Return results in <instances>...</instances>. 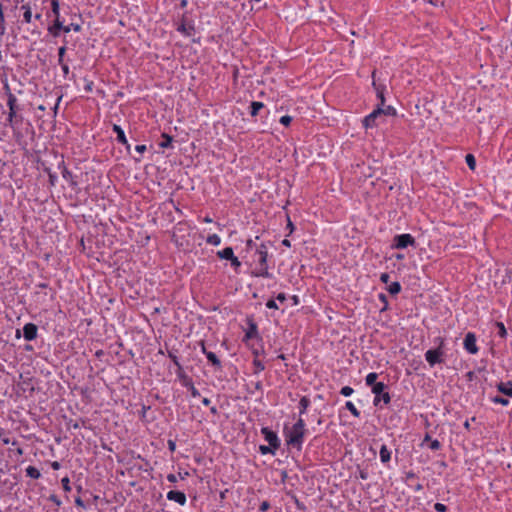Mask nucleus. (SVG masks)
Instances as JSON below:
<instances>
[{
	"label": "nucleus",
	"mask_w": 512,
	"mask_h": 512,
	"mask_svg": "<svg viewBox=\"0 0 512 512\" xmlns=\"http://www.w3.org/2000/svg\"><path fill=\"white\" fill-rule=\"evenodd\" d=\"M306 431V423L302 417H299L291 427L285 426L283 434L287 445L300 451L304 443Z\"/></svg>",
	"instance_id": "obj_1"
},
{
	"label": "nucleus",
	"mask_w": 512,
	"mask_h": 512,
	"mask_svg": "<svg viewBox=\"0 0 512 512\" xmlns=\"http://www.w3.org/2000/svg\"><path fill=\"white\" fill-rule=\"evenodd\" d=\"M268 248L265 243H261L256 247L254 253V269L252 274L256 277L272 278L273 275L269 272L268 265Z\"/></svg>",
	"instance_id": "obj_2"
},
{
	"label": "nucleus",
	"mask_w": 512,
	"mask_h": 512,
	"mask_svg": "<svg viewBox=\"0 0 512 512\" xmlns=\"http://www.w3.org/2000/svg\"><path fill=\"white\" fill-rule=\"evenodd\" d=\"M435 342L438 343V347L436 349H429L425 352V360L427 363L433 367L437 364H441L443 362L444 351L443 346L445 341L442 337H437Z\"/></svg>",
	"instance_id": "obj_3"
},
{
	"label": "nucleus",
	"mask_w": 512,
	"mask_h": 512,
	"mask_svg": "<svg viewBox=\"0 0 512 512\" xmlns=\"http://www.w3.org/2000/svg\"><path fill=\"white\" fill-rule=\"evenodd\" d=\"M374 394L373 405L378 407L381 403L388 405L391 401L390 393L387 391V385L383 382H378L372 389Z\"/></svg>",
	"instance_id": "obj_4"
},
{
	"label": "nucleus",
	"mask_w": 512,
	"mask_h": 512,
	"mask_svg": "<svg viewBox=\"0 0 512 512\" xmlns=\"http://www.w3.org/2000/svg\"><path fill=\"white\" fill-rule=\"evenodd\" d=\"M51 13L55 17L54 23L48 28V31L54 37L59 36V32L64 28V21L60 17V4L59 0H51Z\"/></svg>",
	"instance_id": "obj_5"
},
{
	"label": "nucleus",
	"mask_w": 512,
	"mask_h": 512,
	"mask_svg": "<svg viewBox=\"0 0 512 512\" xmlns=\"http://www.w3.org/2000/svg\"><path fill=\"white\" fill-rule=\"evenodd\" d=\"M409 246H415V238L411 234L404 233L394 237L392 248L405 249Z\"/></svg>",
	"instance_id": "obj_6"
},
{
	"label": "nucleus",
	"mask_w": 512,
	"mask_h": 512,
	"mask_svg": "<svg viewBox=\"0 0 512 512\" xmlns=\"http://www.w3.org/2000/svg\"><path fill=\"white\" fill-rule=\"evenodd\" d=\"M381 110L375 108L371 113L365 116L362 120V124L365 129H371L377 127L379 124V120L382 118Z\"/></svg>",
	"instance_id": "obj_7"
},
{
	"label": "nucleus",
	"mask_w": 512,
	"mask_h": 512,
	"mask_svg": "<svg viewBox=\"0 0 512 512\" xmlns=\"http://www.w3.org/2000/svg\"><path fill=\"white\" fill-rule=\"evenodd\" d=\"M176 30L184 37H191L195 34V25L192 21L188 22L185 18H182L177 24Z\"/></svg>",
	"instance_id": "obj_8"
},
{
	"label": "nucleus",
	"mask_w": 512,
	"mask_h": 512,
	"mask_svg": "<svg viewBox=\"0 0 512 512\" xmlns=\"http://www.w3.org/2000/svg\"><path fill=\"white\" fill-rule=\"evenodd\" d=\"M261 434L265 441H267L269 445L273 446V448L280 447L281 442L277 433L271 430L269 427H262Z\"/></svg>",
	"instance_id": "obj_9"
},
{
	"label": "nucleus",
	"mask_w": 512,
	"mask_h": 512,
	"mask_svg": "<svg viewBox=\"0 0 512 512\" xmlns=\"http://www.w3.org/2000/svg\"><path fill=\"white\" fill-rule=\"evenodd\" d=\"M464 349L472 355H475L478 353L479 348L476 344V336L472 332H468L464 338L463 342Z\"/></svg>",
	"instance_id": "obj_10"
},
{
	"label": "nucleus",
	"mask_w": 512,
	"mask_h": 512,
	"mask_svg": "<svg viewBox=\"0 0 512 512\" xmlns=\"http://www.w3.org/2000/svg\"><path fill=\"white\" fill-rule=\"evenodd\" d=\"M16 102V97L13 94H10L7 101V106L9 107L7 122L11 127L14 126V122L16 119Z\"/></svg>",
	"instance_id": "obj_11"
},
{
	"label": "nucleus",
	"mask_w": 512,
	"mask_h": 512,
	"mask_svg": "<svg viewBox=\"0 0 512 512\" xmlns=\"http://www.w3.org/2000/svg\"><path fill=\"white\" fill-rule=\"evenodd\" d=\"M38 328L33 323H26L23 327V337L26 341H33L37 337Z\"/></svg>",
	"instance_id": "obj_12"
},
{
	"label": "nucleus",
	"mask_w": 512,
	"mask_h": 512,
	"mask_svg": "<svg viewBox=\"0 0 512 512\" xmlns=\"http://www.w3.org/2000/svg\"><path fill=\"white\" fill-rule=\"evenodd\" d=\"M167 499L174 501L181 506H184L187 502L186 495L181 491L171 490L166 495Z\"/></svg>",
	"instance_id": "obj_13"
},
{
	"label": "nucleus",
	"mask_w": 512,
	"mask_h": 512,
	"mask_svg": "<svg viewBox=\"0 0 512 512\" xmlns=\"http://www.w3.org/2000/svg\"><path fill=\"white\" fill-rule=\"evenodd\" d=\"M113 132L116 134V139L119 143L122 145H125L127 150H130V144L126 138L124 130L121 128V126L114 124L113 125Z\"/></svg>",
	"instance_id": "obj_14"
},
{
	"label": "nucleus",
	"mask_w": 512,
	"mask_h": 512,
	"mask_svg": "<svg viewBox=\"0 0 512 512\" xmlns=\"http://www.w3.org/2000/svg\"><path fill=\"white\" fill-rule=\"evenodd\" d=\"M258 337V328L257 325L254 322H250L248 329L245 332L243 341L246 342L250 339L257 338Z\"/></svg>",
	"instance_id": "obj_15"
},
{
	"label": "nucleus",
	"mask_w": 512,
	"mask_h": 512,
	"mask_svg": "<svg viewBox=\"0 0 512 512\" xmlns=\"http://www.w3.org/2000/svg\"><path fill=\"white\" fill-rule=\"evenodd\" d=\"M497 389L499 392L504 394L507 397H512V382H500L497 385Z\"/></svg>",
	"instance_id": "obj_16"
},
{
	"label": "nucleus",
	"mask_w": 512,
	"mask_h": 512,
	"mask_svg": "<svg viewBox=\"0 0 512 512\" xmlns=\"http://www.w3.org/2000/svg\"><path fill=\"white\" fill-rule=\"evenodd\" d=\"M310 405H311V401L307 396L301 397L299 404H298L299 417H302V415L306 414Z\"/></svg>",
	"instance_id": "obj_17"
},
{
	"label": "nucleus",
	"mask_w": 512,
	"mask_h": 512,
	"mask_svg": "<svg viewBox=\"0 0 512 512\" xmlns=\"http://www.w3.org/2000/svg\"><path fill=\"white\" fill-rule=\"evenodd\" d=\"M380 460L383 464H387L391 460V451L386 445H382L379 451Z\"/></svg>",
	"instance_id": "obj_18"
},
{
	"label": "nucleus",
	"mask_w": 512,
	"mask_h": 512,
	"mask_svg": "<svg viewBox=\"0 0 512 512\" xmlns=\"http://www.w3.org/2000/svg\"><path fill=\"white\" fill-rule=\"evenodd\" d=\"M217 256L220 259H225V260L230 261L235 255H234V251H233L232 247H226L222 250H219L217 252Z\"/></svg>",
	"instance_id": "obj_19"
},
{
	"label": "nucleus",
	"mask_w": 512,
	"mask_h": 512,
	"mask_svg": "<svg viewBox=\"0 0 512 512\" xmlns=\"http://www.w3.org/2000/svg\"><path fill=\"white\" fill-rule=\"evenodd\" d=\"M205 356L216 369H221V361L214 352L209 351Z\"/></svg>",
	"instance_id": "obj_20"
},
{
	"label": "nucleus",
	"mask_w": 512,
	"mask_h": 512,
	"mask_svg": "<svg viewBox=\"0 0 512 512\" xmlns=\"http://www.w3.org/2000/svg\"><path fill=\"white\" fill-rule=\"evenodd\" d=\"M377 108L382 111L381 112L382 117L383 116H395L397 113L396 109L391 105H388L385 107H384V105H378Z\"/></svg>",
	"instance_id": "obj_21"
},
{
	"label": "nucleus",
	"mask_w": 512,
	"mask_h": 512,
	"mask_svg": "<svg viewBox=\"0 0 512 512\" xmlns=\"http://www.w3.org/2000/svg\"><path fill=\"white\" fill-rule=\"evenodd\" d=\"M21 9L24 11L23 13V21L26 24H30L32 22V12L30 5H22Z\"/></svg>",
	"instance_id": "obj_22"
},
{
	"label": "nucleus",
	"mask_w": 512,
	"mask_h": 512,
	"mask_svg": "<svg viewBox=\"0 0 512 512\" xmlns=\"http://www.w3.org/2000/svg\"><path fill=\"white\" fill-rule=\"evenodd\" d=\"M25 472L26 475L32 479H39L41 477L40 471L34 466H28Z\"/></svg>",
	"instance_id": "obj_23"
},
{
	"label": "nucleus",
	"mask_w": 512,
	"mask_h": 512,
	"mask_svg": "<svg viewBox=\"0 0 512 512\" xmlns=\"http://www.w3.org/2000/svg\"><path fill=\"white\" fill-rule=\"evenodd\" d=\"M263 107H264V103H262V102H259V101L251 102L250 115L253 117L256 116Z\"/></svg>",
	"instance_id": "obj_24"
},
{
	"label": "nucleus",
	"mask_w": 512,
	"mask_h": 512,
	"mask_svg": "<svg viewBox=\"0 0 512 512\" xmlns=\"http://www.w3.org/2000/svg\"><path fill=\"white\" fill-rule=\"evenodd\" d=\"M378 378V374L376 372H370L366 375L365 377V383L367 386H371V388L377 384L378 382H376Z\"/></svg>",
	"instance_id": "obj_25"
},
{
	"label": "nucleus",
	"mask_w": 512,
	"mask_h": 512,
	"mask_svg": "<svg viewBox=\"0 0 512 512\" xmlns=\"http://www.w3.org/2000/svg\"><path fill=\"white\" fill-rule=\"evenodd\" d=\"M206 242L212 246H219L221 244V237L218 234H211L207 236Z\"/></svg>",
	"instance_id": "obj_26"
},
{
	"label": "nucleus",
	"mask_w": 512,
	"mask_h": 512,
	"mask_svg": "<svg viewBox=\"0 0 512 512\" xmlns=\"http://www.w3.org/2000/svg\"><path fill=\"white\" fill-rule=\"evenodd\" d=\"M278 448H273V446L271 445H260L259 446V451L262 455H267V454H271V455H274L276 453Z\"/></svg>",
	"instance_id": "obj_27"
},
{
	"label": "nucleus",
	"mask_w": 512,
	"mask_h": 512,
	"mask_svg": "<svg viewBox=\"0 0 512 512\" xmlns=\"http://www.w3.org/2000/svg\"><path fill=\"white\" fill-rule=\"evenodd\" d=\"M6 33V23L3 13V6L0 3V36H3Z\"/></svg>",
	"instance_id": "obj_28"
},
{
	"label": "nucleus",
	"mask_w": 512,
	"mask_h": 512,
	"mask_svg": "<svg viewBox=\"0 0 512 512\" xmlns=\"http://www.w3.org/2000/svg\"><path fill=\"white\" fill-rule=\"evenodd\" d=\"M388 292L392 295H396L398 294L400 291H401V285L399 282L395 281V282H392L388 288H387Z\"/></svg>",
	"instance_id": "obj_29"
},
{
	"label": "nucleus",
	"mask_w": 512,
	"mask_h": 512,
	"mask_svg": "<svg viewBox=\"0 0 512 512\" xmlns=\"http://www.w3.org/2000/svg\"><path fill=\"white\" fill-rule=\"evenodd\" d=\"M491 402L494 404H500L502 406H508L510 401L507 398L501 396H494L490 398Z\"/></svg>",
	"instance_id": "obj_30"
},
{
	"label": "nucleus",
	"mask_w": 512,
	"mask_h": 512,
	"mask_svg": "<svg viewBox=\"0 0 512 512\" xmlns=\"http://www.w3.org/2000/svg\"><path fill=\"white\" fill-rule=\"evenodd\" d=\"M345 407L347 410H349L351 412V414L355 417H359L360 416V411L356 408V406L354 405V403L352 401H347L345 403Z\"/></svg>",
	"instance_id": "obj_31"
},
{
	"label": "nucleus",
	"mask_w": 512,
	"mask_h": 512,
	"mask_svg": "<svg viewBox=\"0 0 512 512\" xmlns=\"http://www.w3.org/2000/svg\"><path fill=\"white\" fill-rule=\"evenodd\" d=\"M61 30H63L65 33H69L70 31L80 32L81 26L76 23H71L67 26L64 25V28H62Z\"/></svg>",
	"instance_id": "obj_32"
},
{
	"label": "nucleus",
	"mask_w": 512,
	"mask_h": 512,
	"mask_svg": "<svg viewBox=\"0 0 512 512\" xmlns=\"http://www.w3.org/2000/svg\"><path fill=\"white\" fill-rule=\"evenodd\" d=\"M163 141L159 144L161 148H168L172 144V137L168 134H163Z\"/></svg>",
	"instance_id": "obj_33"
},
{
	"label": "nucleus",
	"mask_w": 512,
	"mask_h": 512,
	"mask_svg": "<svg viewBox=\"0 0 512 512\" xmlns=\"http://www.w3.org/2000/svg\"><path fill=\"white\" fill-rule=\"evenodd\" d=\"M465 161H466L468 167L471 170L475 169V167H476V160H475V157L472 154H467L466 157H465Z\"/></svg>",
	"instance_id": "obj_34"
},
{
	"label": "nucleus",
	"mask_w": 512,
	"mask_h": 512,
	"mask_svg": "<svg viewBox=\"0 0 512 512\" xmlns=\"http://www.w3.org/2000/svg\"><path fill=\"white\" fill-rule=\"evenodd\" d=\"M61 174H62V177L66 180V181H69L71 182L72 184H75L72 180H73V174L71 171H69L66 167L63 168V170L61 171Z\"/></svg>",
	"instance_id": "obj_35"
},
{
	"label": "nucleus",
	"mask_w": 512,
	"mask_h": 512,
	"mask_svg": "<svg viewBox=\"0 0 512 512\" xmlns=\"http://www.w3.org/2000/svg\"><path fill=\"white\" fill-rule=\"evenodd\" d=\"M354 393V389L350 386H344L340 390V394L344 397H349Z\"/></svg>",
	"instance_id": "obj_36"
},
{
	"label": "nucleus",
	"mask_w": 512,
	"mask_h": 512,
	"mask_svg": "<svg viewBox=\"0 0 512 512\" xmlns=\"http://www.w3.org/2000/svg\"><path fill=\"white\" fill-rule=\"evenodd\" d=\"M253 366L255 367V373H260L265 369L264 364L258 359L253 360Z\"/></svg>",
	"instance_id": "obj_37"
},
{
	"label": "nucleus",
	"mask_w": 512,
	"mask_h": 512,
	"mask_svg": "<svg viewBox=\"0 0 512 512\" xmlns=\"http://www.w3.org/2000/svg\"><path fill=\"white\" fill-rule=\"evenodd\" d=\"M61 484H62L63 490L65 492H70L71 491L70 480H69L68 477L62 478L61 479Z\"/></svg>",
	"instance_id": "obj_38"
},
{
	"label": "nucleus",
	"mask_w": 512,
	"mask_h": 512,
	"mask_svg": "<svg viewBox=\"0 0 512 512\" xmlns=\"http://www.w3.org/2000/svg\"><path fill=\"white\" fill-rule=\"evenodd\" d=\"M279 122L284 126H289L292 122V117L289 115L281 116Z\"/></svg>",
	"instance_id": "obj_39"
},
{
	"label": "nucleus",
	"mask_w": 512,
	"mask_h": 512,
	"mask_svg": "<svg viewBox=\"0 0 512 512\" xmlns=\"http://www.w3.org/2000/svg\"><path fill=\"white\" fill-rule=\"evenodd\" d=\"M66 47L62 46L58 49V63H64V55H65Z\"/></svg>",
	"instance_id": "obj_40"
},
{
	"label": "nucleus",
	"mask_w": 512,
	"mask_h": 512,
	"mask_svg": "<svg viewBox=\"0 0 512 512\" xmlns=\"http://www.w3.org/2000/svg\"><path fill=\"white\" fill-rule=\"evenodd\" d=\"M376 91H377V97L380 100V104L379 105H384L385 104V97H384L383 89L378 87V88H376Z\"/></svg>",
	"instance_id": "obj_41"
},
{
	"label": "nucleus",
	"mask_w": 512,
	"mask_h": 512,
	"mask_svg": "<svg viewBox=\"0 0 512 512\" xmlns=\"http://www.w3.org/2000/svg\"><path fill=\"white\" fill-rule=\"evenodd\" d=\"M190 393L193 398H197L200 396L199 390L194 386L193 383H190Z\"/></svg>",
	"instance_id": "obj_42"
},
{
	"label": "nucleus",
	"mask_w": 512,
	"mask_h": 512,
	"mask_svg": "<svg viewBox=\"0 0 512 512\" xmlns=\"http://www.w3.org/2000/svg\"><path fill=\"white\" fill-rule=\"evenodd\" d=\"M230 263H231V266H232L235 270L239 269V268H240V266H241V262L239 261V259H238L236 256H234V257L230 260Z\"/></svg>",
	"instance_id": "obj_43"
},
{
	"label": "nucleus",
	"mask_w": 512,
	"mask_h": 512,
	"mask_svg": "<svg viewBox=\"0 0 512 512\" xmlns=\"http://www.w3.org/2000/svg\"><path fill=\"white\" fill-rule=\"evenodd\" d=\"M440 446H441L440 442L437 439H434V440L430 441L429 447H430L431 450H434V451L438 450L440 448Z\"/></svg>",
	"instance_id": "obj_44"
},
{
	"label": "nucleus",
	"mask_w": 512,
	"mask_h": 512,
	"mask_svg": "<svg viewBox=\"0 0 512 512\" xmlns=\"http://www.w3.org/2000/svg\"><path fill=\"white\" fill-rule=\"evenodd\" d=\"M49 501L53 502L56 506H61L62 504V501L59 499V497L54 494L49 496Z\"/></svg>",
	"instance_id": "obj_45"
},
{
	"label": "nucleus",
	"mask_w": 512,
	"mask_h": 512,
	"mask_svg": "<svg viewBox=\"0 0 512 512\" xmlns=\"http://www.w3.org/2000/svg\"><path fill=\"white\" fill-rule=\"evenodd\" d=\"M434 509L437 511V512H446L447 510V506L442 504V503H435L434 505Z\"/></svg>",
	"instance_id": "obj_46"
},
{
	"label": "nucleus",
	"mask_w": 512,
	"mask_h": 512,
	"mask_svg": "<svg viewBox=\"0 0 512 512\" xmlns=\"http://www.w3.org/2000/svg\"><path fill=\"white\" fill-rule=\"evenodd\" d=\"M59 65L61 67V70L63 72L64 77H67L69 72H70L68 64L64 62V63L59 64Z\"/></svg>",
	"instance_id": "obj_47"
},
{
	"label": "nucleus",
	"mask_w": 512,
	"mask_h": 512,
	"mask_svg": "<svg viewBox=\"0 0 512 512\" xmlns=\"http://www.w3.org/2000/svg\"><path fill=\"white\" fill-rule=\"evenodd\" d=\"M266 307L269 309H278V305L275 300L270 299L266 302Z\"/></svg>",
	"instance_id": "obj_48"
},
{
	"label": "nucleus",
	"mask_w": 512,
	"mask_h": 512,
	"mask_svg": "<svg viewBox=\"0 0 512 512\" xmlns=\"http://www.w3.org/2000/svg\"><path fill=\"white\" fill-rule=\"evenodd\" d=\"M378 297H379V300L384 304V308H383V310H384V309H386V308H387V306H388V299H387V296H386L385 294L381 293V294H379V296H378Z\"/></svg>",
	"instance_id": "obj_49"
},
{
	"label": "nucleus",
	"mask_w": 512,
	"mask_h": 512,
	"mask_svg": "<svg viewBox=\"0 0 512 512\" xmlns=\"http://www.w3.org/2000/svg\"><path fill=\"white\" fill-rule=\"evenodd\" d=\"M169 357L172 359V361L174 362V364L179 368V370L181 371L182 370V366L178 360V357L176 355H173V354H169Z\"/></svg>",
	"instance_id": "obj_50"
},
{
	"label": "nucleus",
	"mask_w": 512,
	"mask_h": 512,
	"mask_svg": "<svg viewBox=\"0 0 512 512\" xmlns=\"http://www.w3.org/2000/svg\"><path fill=\"white\" fill-rule=\"evenodd\" d=\"M179 377H182V374H179ZM184 383L183 385L190 391V383H193L192 380L186 376H183Z\"/></svg>",
	"instance_id": "obj_51"
},
{
	"label": "nucleus",
	"mask_w": 512,
	"mask_h": 512,
	"mask_svg": "<svg viewBox=\"0 0 512 512\" xmlns=\"http://www.w3.org/2000/svg\"><path fill=\"white\" fill-rule=\"evenodd\" d=\"M389 280H390V275H389L388 273H382V274L380 275V281H381L382 283L387 284V283L389 282Z\"/></svg>",
	"instance_id": "obj_52"
},
{
	"label": "nucleus",
	"mask_w": 512,
	"mask_h": 512,
	"mask_svg": "<svg viewBox=\"0 0 512 512\" xmlns=\"http://www.w3.org/2000/svg\"><path fill=\"white\" fill-rule=\"evenodd\" d=\"M147 147L144 144H139L135 146V151L142 154L146 151Z\"/></svg>",
	"instance_id": "obj_53"
},
{
	"label": "nucleus",
	"mask_w": 512,
	"mask_h": 512,
	"mask_svg": "<svg viewBox=\"0 0 512 512\" xmlns=\"http://www.w3.org/2000/svg\"><path fill=\"white\" fill-rule=\"evenodd\" d=\"M270 504L267 501H263L259 507V510L265 512L269 509Z\"/></svg>",
	"instance_id": "obj_54"
},
{
	"label": "nucleus",
	"mask_w": 512,
	"mask_h": 512,
	"mask_svg": "<svg viewBox=\"0 0 512 512\" xmlns=\"http://www.w3.org/2000/svg\"><path fill=\"white\" fill-rule=\"evenodd\" d=\"M167 480L170 482V483H176L177 480H178V477L175 475V474H168L167 475Z\"/></svg>",
	"instance_id": "obj_55"
},
{
	"label": "nucleus",
	"mask_w": 512,
	"mask_h": 512,
	"mask_svg": "<svg viewBox=\"0 0 512 512\" xmlns=\"http://www.w3.org/2000/svg\"><path fill=\"white\" fill-rule=\"evenodd\" d=\"M168 449L171 451V452H174L175 449H176V443L175 441L173 440H168Z\"/></svg>",
	"instance_id": "obj_56"
},
{
	"label": "nucleus",
	"mask_w": 512,
	"mask_h": 512,
	"mask_svg": "<svg viewBox=\"0 0 512 512\" xmlns=\"http://www.w3.org/2000/svg\"><path fill=\"white\" fill-rule=\"evenodd\" d=\"M60 467H61V465H60V463H59L58 461H53V462L51 463V468H52L53 470H59V469H60Z\"/></svg>",
	"instance_id": "obj_57"
},
{
	"label": "nucleus",
	"mask_w": 512,
	"mask_h": 512,
	"mask_svg": "<svg viewBox=\"0 0 512 512\" xmlns=\"http://www.w3.org/2000/svg\"><path fill=\"white\" fill-rule=\"evenodd\" d=\"M276 299L279 301V302H284L286 300V295L284 293H279L277 296H276Z\"/></svg>",
	"instance_id": "obj_58"
},
{
	"label": "nucleus",
	"mask_w": 512,
	"mask_h": 512,
	"mask_svg": "<svg viewBox=\"0 0 512 512\" xmlns=\"http://www.w3.org/2000/svg\"><path fill=\"white\" fill-rule=\"evenodd\" d=\"M254 246H255V243H254V241H253L252 239H248V240L246 241V247H247L248 249H252Z\"/></svg>",
	"instance_id": "obj_59"
},
{
	"label": "nucleus",
	"mask_w": 512,
	"mask_h": 512,
	"mask_svg": "<svg viewBox=\"0 0 512 512\" xmlns=\"http://www.w3.org/2000/svg\"><path fill=\"white\" fill-rule=\"evenodd\" d=\"M75 504L77 506H80V507H83V508L85 507V504H84L83 500L81 498H79V497L75 499Z\"/></svg>",
	"instance_id": "obj_60"
},
{
	"label": "nucleus",
	"mask_w": 512,
	"mask_h": 512,
	"mask_svg": "<svg viewBox=\"0 0 512 512\" xmlns=\"http://www.w3.org/2000/svg\"><path fill=\"white\" fill-rule=\"evenodd\" d=\"M200 346H201V352H202L204 355H206L209 351L206 349L205 343H204V342H201Z\"/></svg>",
	"instance_id": "obj_61"
},
{
	"label": "nucleus",
	"mask_w": 512,
	"mask_h": 512,
	"mask_svg": "<svg viewBox=\"0 0 512 512\" xmlns=\"http://www.w3.org/2000/svg\"><path fill=\"white\" fill-rule=\"evenodd\" d=\"M92 87H93V82H88L85 86V90L88 91V92H91L92 91Z\"/></svg>",
	"instance_id": "obj_62"
},
{
	"label": "nucleus",
	"mask_w": 512,
	"mask_h": 512,
	"mask_svg": "<svg viewBox=\"0 0 512 512\" xmlns=\"http://www.w3.org/2000/svg\"><path fill=\"white\" fill-rule=\"evenodd\" d=\"M498 326L500 327V331H501V335H505L506 334V330H505V327L503 325V323H498Z\"/></svg>",
	"instance_id": "obj_63"
},
{
	"label": "nucleus",
	"mask_w": 512,
	"mask_h": 512,
	"mask_svg": "<svg viewBox=\"0 0 512 512\" xmlns=\"http://www.w3.org/2000/svg\"><path fill=\"white\" fill-rule=\"evenodd\" d=\"M210 403H211V401H210L209 398L205 397V398L202 399V404L203 405L208 406V405H210Z\"/></svg>",
	"instance_id": "obj_64"
}]
</instances>
